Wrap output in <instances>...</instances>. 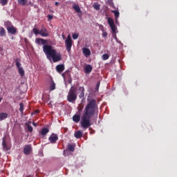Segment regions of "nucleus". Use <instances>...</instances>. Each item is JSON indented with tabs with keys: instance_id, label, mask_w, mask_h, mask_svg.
Here are the masks:
<instances>
[{
	"instance_id": "f257e3e1",
	"label": "nucleus",
	"mask_w": 177,
	"mask_h": 177,
	"mask_svg": "<svg viewBox=\"0 0 177 177\" xmlns=\"http://www.w3.org/2000/svg\"><path fill=\"white\" fill-rule=\"evenodd\" d=\"M87 102L88 104L82 112V115L81 116V115L76 113L73 116V121H74L75 124H78L80 121V125L84 131L92 125L91 118L95 115V113H96V110H97L96 100L93 99L91 100L87 99Z\"/></svg>"
},
{
	"instance_id": "f03ea898",
	"label": "nucleus",
	"mask_w": 177,
	"mask_h": 177,
	"mask_svg": "<svg viewBox=\"0 0 177 177\" xmlns=\"http://www.w3.org/2000/svg\"><path fill=\"white\" fill-rule=\"evenodd\" d=\"M35 43L37 44V45H44L43 51L48 60H53V63H57V62L62 60V54L57 53L52 46L46 44L48 43L47 40L41 38H37L35 39Z\"/></svg>"
},
{
	"instance_id": "7ed1b4c3",
	"label": "nucleus",
	"mask_w": 177,
	"mask_h": 177,
	"mask_svg": "<svg viewBox=\"0 0 177 177\" xmlns=\"http://www.w3.org/2000/svg\"><path fill=\"white\" fill-rule=\"evenodd\" d=\"M68 102L70 103H74L77 100V88L75 87H71L68 91L67 96Z\"/></svg>"
},
{
	"instance_id": "20e7f679",
	"label": "nucleus",
	"mask_w": 177,
	"mask_h": 177,
	"mask_svg": "<svg viewBox=\"0 0 177 177\" xmlns=\"http://www.w3.org/2000/svg\"><path fill=\"white\" fill-rule=\"evenodd\" d=\"M65 46L68 53L71 52V48L73 46V39H71V35H68L66 39L65 40Z\"/></svg>"
},
{
	"instance_id": "39448f33",
	"label": "nucleus",
	"mask_w": 177,
	"mask_h": 177,
	"mask_svg": "<svg viewBox=\"0 0 177 177\" xmlns=\"http://www.w3.org/2000/svg\"><path fill=\"white\" fill-rule=\"evenodd\" d=\"M108 24H109L111 30H112V32L113 34H117V26H115V24H114V19L109 17L108 18Z\"/></svg>"
},
{
	"instance_id": "423d86ee",
	"label": "nucleus",
	"mask_w": 177,
	"mask_h": 177,
	"mask_svg": "<svg viewBox=\"0 0 177 177\" xmlns=\"http://www.w3.org/2000/svg\"><path fill=\"white\" fill-rule=\"evenodd\" d=\"M2 146H3V149L5 151H9V150L12 149V145L6 142V138L5 137L3 138Z\"/></svg>"
},
{
	"instance_id": "0eeeda50",
	"label": "nucleus",
	"mask_w": 177,
	"mask_h": 177,
	"mask_svg": "<svg viewBox=\"0 0 177 177\" xmlns=\"http://www.w3.org/2000/svg\"><path fill=\"white\" fill-rule=\"evenodd\" d=\"M15 62L16 66L18 68L19 74L21 77H24V69L23 68V67H21V64H20V61L19 60V59H17Z\"/></svg>"
},
{
	"instance_id": "6e6552de",
	"label": "nucleus",
	"mask_w": 177,
	"mask_h": 177,
	"mask_svg": "<svg viewBox=\"0 0 177 177\" xmlns=\"http://www.w3.org/2000/svg\"><path fill=\"white\" fill-rule=\"evenodd\" d=\"M48 140L50 143H56L59 140V136H57V134L52 133L48 138Z\"/></svg>"
},
{
	"instance_id": "1a4fd4ad",
	"label": "nucleus",
	"mask_w": 177,
	"mask_h": 177,
	"mask_svg": "<svg viewBox=\"0 0 177 177\" xmlns=\"http://www.w3.org/2000/svg\"><path fill=\"white\" fill-rule=\"evenodd\" d=\"M39 35H41V37H49V32L45 27H42L39 31Z\"/></svg>"
},
{
	"instance_id": "9d476101",
	"label": "nucleus",
	"mask_w": 177,
	"mask_h": 177,
	"mask_svg": "<svg viewBox=\"0 0 177 177\" xmlns=\"http://www.w3.org/2000/svg\"><path fill=\"white\" fill-rule=\"evenodd\" d=\"M31 150H32V147H31L30 145H28L25 146L24 148V153L26 155L28 156V154L31 153Z\"/></svg>"
},
{
	"instance_id": "9b49d317",
	"label": "nucleus",
	"mask_w": 177,
	"mask_h": 177,
	"mask_svg": "<svg viewBox=\"0 0 177 177\" xmlns=\"http://www.w3.org/2000/svg\"><path fill=\"white\" fill-rule=\"evenodd\" d=\"M82 53L85 57H89V56H91V50L86 47H84L82 48Z\"/></svg>"
},
{
	"instance_id": "f8f14e48",
	"label": "nucleus",
	"mask_w": 177,
	"mask_h": 177,
	"mask_svg": "<svg viewBox=\"0 0 177 177\" xmlns=\"http://www.w3.org/2000/svg\"><path fill=\"white\" fill-rule=\"evenodd\" d=\"M92 70H93V68L92 67V65H91V64H87L84 67L85 74H91V73H92Z\"/></svg>"
},
{
	"instance_id": "ddd939ff",
	"label": "nucleus",
	"mask_w": 177,
	"mask_h": 177,
	"mask_svg": "<svg viewBox=\"0 0 177 177\" xmlns=\"http://www.w3.org/2000/svg\"><path fill=\"white\" fill-rule=\"evenodd\" d=\"M7 31L8 32H9V34L15 35H16V32H17V29L12 26L10 28H8V29H7Z\"/></svg>"
},
{
	"instance_id": "4468645a",
	"label": "nucleus",
	"mask_w": 177,
	"mask_h": 177,
	"mask_svg": "<svg viewBox=\"0 0 177 177\" xmlns=\"http://www.w3.org/2000/svg\"><path fill=\"white\" fill-rule=\"evenodd\" d=\"M79 91L80 92H81L79 95V97L80 99H82V97L85 96V88H84V86H82L79 88Z\"/></svg>"
},
{
	"instance_id": "2eb2a0df",
	"label": "nucleus",
	"mask_w": 177,
	"mask_h": 177,
	"mask_svg": "<svg viewBox=\"0 0 177 177\" xmlns=\"http://www.w3.org/2000/svg\"><path fill=\"white\" fill-rule=\"evenodd\" d=\"M74 135H75V138H76V139H81V138H82V135H83L82 131L78 130L75 132Z\"/></svg>"
},
{
	"instance_id": "dca6fc26",
	"label": "nucleus",
	"mask_w": 177,
	"mask_h": 177,
	"mask_svg": "<svg viewBox=\"0 0 177 177\" xmlns=\"http://www.w3.org/2000/svg\"><path fill=\"white\" fill-rule=\"evenodd\" d=\"M57 73H63L64 71V64H59L56 66Z\"/></svg>"
},
{
	"instance_id": "f3484780",
	"label": "nucleus",
	"mask_w": 177,
	"mask_h": 177,
	"mask_svg": "<svg viewBox=\"0 0 177 177\" xmlns=\"http://www.w3.org/2000/svg\"><path fill=\"white\" fill-rule=\"evenodd\" d=\"M50 91H55L56 89V83L51 79V82H50Z\"/></svg>"
},
{
	"instance_id": "a211bd4d",
	"label": "nucleus",
	"mask_w": 177,
	"mask_h": 177,
	"mask_svg": "<svg viewBox=\"0 0 177 177\" xmlns=\"http://www.w3.org/2000/svg\"><path fill=\"white\" fill-rule=\"evenodd\" d=\"M8 115H9L7 113H3V112L0 113V121H3V120H6Z\"/></svg>"
},
{
	"instance_id": "6ab92c4d",
	"label": "nucleus",
	"mask_w": 177,
	"mask_h": 177,
	"mask_svg": "<svg viewBox=\"0 0 177 177\" xmlns=\"http://www.w3.org/2000/svg\"><path fill=\"white\" fill-rule=\"evenodd\" d=\"M73 8L74 9V10H75V12H77V13H81L82 12L81 8H80V6L78 4L73 5Z\"/></svg>"
},
{
	"instance_id": "aec40b11",
	"label": "nucleus",
	"mask_w": 177,
	"mask_h": 177,
	"mask_svg": "<svg viewBox=\"0 0 177 177\" xmlns=\"http://www.w3.org/2000/svg\"><path fill=\"white\" fill-rule=\"evenodd\" d=\"M13 25L12 24V22L8 21L4 23V27H6V30H8L10 27H12Z\"/></svg>"
},
{
	"instance_id": "412c9836",
	"label": "nucleus",
	"mask_w": 177,
	"mask_h": 177,
	"mask_svg": "<svg viewBox=\"0 0 177 177\" xmlns=\"http://www.w3.org/2000/svg\"><path fill=\"white\" fill-rule=\"evenodd\" d=\"M6 35V30L3 27L0 28V37H5Z\"/></svg>"
},
{
	"instance_id": "4be33fe9",
	"label": "nucleus",
	"mask_w": 177,
	"mask_h": 177,
	"mask_svg": "<svg viewBox=\"0 0 177 177\" xmlns=\"http://www.w3.org/2000/svg\"><path fill=\"white\" fill-rule=\"evenodd\" d=\"M49 132V129L48 128H43L41 131V135L45 136Z\"/></svg>"
},
{
	"instance_id": "5701e85b",
	"label": "nucleus",
	"mask_w": 177,
	"mask_h": 177,
	"mask_svg": "<svg viewBox=\"0 0 177 177\" xmlns=\"http://www.w3.org/2000/svg\"><path fill=\"white\" fill-rule=\"evenodd\" d=\"M19 5H21V6H26L27 3V0H18Z\"/></svg>"
},
{
	"instance_id": "b1692460",
	"label": "nucleus",
	"mask_w": 177,
	"mask_h": 177,
	"mask_svg": "<svg viewBox=\"0 0 177 177\" xmlns=\"http://www.w3.org/2000/svg\"><path fill=\"white\" fill-rule=\"evenodd\" d=\"M19 111H21V114L24 113V104L23 102H21L19 104Z\"/></svg>"
},
{
	"instance_id": "393cba45",
	"label": "nucleus",
	"mask_w": 177,
	"mask_h": 177,
	"mask_svg": "<svg viewBox=\"0 0 177 177\" xmlns=\"http://www.w3.org/2000/svg\"><path fill=\"white\" fill-rule=\"evenodd\" d=\"M67 150H68V151H74V150H75V148L74 145H68V149H67Z\"/></svg>"
},
{
	"instance_id": "a878e982",
	"label": "nucleus",
	"mask_w": 177,
	"mask_h": 177,
	"mask_svg": "<svg viewBox=\"0 0 177 177\" xmlns=\"http://www.w3.org/2000/svg\"><path fill=\"white\" fill-rule=\"evenodd\" d=\"M93 8L95 10H100V5L99 3H94L93 5Z\"/></svg>"
},
{
	"instance_id": "bb28decb",
	"label": "nucleus",
	"mask_w": 177,
	"mask_h": 177,
	"mask_svg": "<svg viewBox=\"0 0 177 177\" xmlns=\"http://www.w3.org/2000/svg\"><path fill=\"white\" fill-rule=\"evenodd\" d=\"M26 128H27V130L28 131V132H30V133L32 132L33 129L31 125L26 124Z\"/></svg>"
},
{
	"instance_id": "cd10ccee",
	"label": "nucleus",
	"mask_w": 177,
	"mask_h": 177,
	"mask_svg": "<svg viewBox=\"0 0 177 177\" xmlns=\"http://www.w3.org/2000/svg\"><path fill=\"white\" fill-rule=\"evenodd\" d=\"M102 60H108L109 59L110 55L109 54H104L102 56Z\"/></svg>"
},
{
	"instance_id": "c85d7f7f",
	"label": "nucleus",
	"mask_w": 177,
	"mask_h": 177,
	"mask_svg": "<svg viewBox=\"0 0 177 177\" xmlns=\"http://www.w3.org/2000/svg\"><path fill=\"white\" fill-rule=\"evenodd\" d=\"M0 3L2 6H5L6 5H8V0H0Z\"/></svg>"
},
{
	"instance_id": "c756f323",
	"label": "nucleus",
	"mask_w": 177,
	"mask_h": 177,
	"mask_svg": "<svg viewBox=\"0 0 177 177\" xmlns=\"http://www.w3.org/2000/svg\"><path fill=\"white\" fill-rule=\"evenodd\" d=\"M32 31H33V32H34V34H35V35H39V30L37 28H34L32 29Z\"/></svg>"
},
{
	"instance_id": "7c9ffc66",
	"label": "nucleus",
	"mask_w": 177,
	"mask_h": 177,
	"mask_svg": "<svg viewBox=\"0 0 177 177\" xmlns=\"http://www.w3.org/2000/svg\"><path fill=\"white\" fill-rule=\"evenodd\" d=\"M115 15V17H120V12L117 10H113V11Z\"/></svg>"
},
{
	"instance_id": "2f4dec72",
	"label": "nucleus",
	"mask_w": 177,
	"mask_h": 177,
	"mask_svg": "<svg viewBox=\"0 0 177 177\" xmlns=\"http://www.w3.org/2000/svg\"><path fill=\"white\" fill-rule=\"evenodd\" d=\"M72 37H73V39H78L79 35H78V34L75 33V34L73 35Z\"/></svg>"
},
{
	"instance_id": "473e14b6",
	"label": "nucleus",
	"mask_w": 177,
	"mask_h": 177,
	"mask_svg": "<svg viewBox=\"0 0 177 177\" xmlns=\"http://www.w3.org/2000/svg\"><path fill=\"white\" fill-rule=\"evenodd\" d=\"M48 20H53V16L50 15H48L47 16Z\"/></svg>"
},
{
	"instance_id": "72a5a7b5",
	"label": "nucleus",
	"mask_w": 177,
	"mask_h": 177,
	"mask_svg": "<svg viewBox=\"0 0 177 177\" xmlns=\"http://www.w3.org/2000/svg\"><path fill=\"white\" fill-rule=\"evenodd\" d=\"M102 37H107V33H106V32H104L102 33Z\"/></svg>"
},
{
	"instance_id": "f704fd0d",
	"label": "nucleus",
	"mask_w": 177,
	"mask_h": 177,
	"mask_svg": "<svg viewBox=\"0 0 177 177\" xmlns=\"http://www.w3.org/2000/svg\"><path fill=\"white\" fill-rule=\"evenodd\" d=\"M77 113H82V108H79L78 109V111H77Z\"/></svg>"
},
{
	"instance_id": "c9c22d12",
	"label": "nucleus",
	"mask_w": 177,
	"mask_h": 177,
	"mask_svg": "<svg viewBox=\"0 0 177 177\" xmlns=\"http://www.w3.org/2000/svg\"><path fill=\"white\" fill-rule=\"evenodd\" d=\"M35 114H37V113H39V110H36V111H35Z\"/></svg>"
},
{
	"instance_id": "e433bc0d",
	"label": "nucleus",
	"mask_w": 177,
	"mask_h": 177,
	"mask_svg": "<svg viewBox=\"0 0 177 177\" xmlns=\"http://www.w3.org/2000/svg\"><path fill=\"white\" fill-rule=\"evenodd\" d=\"M3 50V48H2L1 47H0V52H2Z\"/></svg>"
},
{
	"instance_id": "4c0bfd02",
	"label": "nucleus",
	"mask_w": 177,
	"mask_h": 177,
	"mask_svg": "<svg viewBox=\"0 0 177 177\" xmlns=\"http://www.w3.org/2000/svg\"><path fill=\"white\" fill-rule=\"evenodd\" d=\"M59 5V2H55V6H57Z\"/></svg>"
},
{
	"instance_id": "58836bf2",
	"label": "nucleus",
	"mask_w": 177,
	"mask_h": 177,
	"mask_svg": "<svg viewBox=\"0 0 177 177\" xmlns=\"http://www.w3.org/2000/svg\"><path fill=\"white\" fill-rule=\"evenodd\" d=\"M24 177H31V176L30 175H28V176H25Z\"/></svg>"
},
{
	"instance_id": "ea45409f",
	"label": "nucleus",
	"mask_w": 177,
	"mask_h": 177,
	"mask_svg": "<svg viewBox=\"0 0 177 177\" xmlns=\"http://www.w3.org/2000/svg\"><path fill=\"white\" fill-rule=\"evenodd\" d=\"M62 38H63V39H66V37H64V36L62 35Z\"/></svg>"
},
{
	"instance_id": "a19ab883",
	"label": "nucleus",
	"mask_w": 177,
	"mask_h": 177,
	"mask_svg": "<svg viewBox=\"0 0 177 177\" xmlns=\"http://www.w3.org/2000/svg\"><path fill=\"white\" fill-rule=\"evenodd\" d=\"M2 102V97H0V103Z\"/></svg>"
},
{
	"instance_id": "79ce46f5",
	"label": "nucleus",
	"mask_w": 177,
	"mask_h": 177,
	"mask_svg": "<svg viewBox=\"0 0 177 177\" xmlns=\"http://www.w3.org/2000/svg\"><path fill=\"white\" fill-rule=\"evenodd\" d=\"M32 124L35 127V123L33 122Z\"/></svg>"
}]
</instances>
